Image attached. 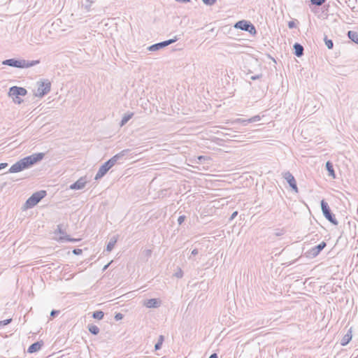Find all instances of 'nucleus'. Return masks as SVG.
<instances>
[{
  "instance_id": "34",
  "label": "nucleus",
  "mask_w": 358,
  "mask_h": 358,
  "mask_svg": "<svg viewBox=\"0 0 358 358\" xmlns=\"http://www.w3.org/2000/svg\"><path fill=\"white\" fill-rule=\"evenodd\" d=\"M182 275H183V272L180 268H179V270L175 273V276L177 277L178 278H182Z\"/></svg>"
},
{
  "instance_id": "22",
  "label": "nucleus",
  "mask_w": 358,
  "mask_h": 358,
  "mask_svg": "<svg viewBox=\"0 0 358 358\" xmlns=\"http://www.w3.org/2000/svg\"><path fill=\"white\" fill-rule=\"evenodd\" d=\"M134 115L133 113H129L124 115L122 117V119L120 123V127L124 126L125 124L127 123V122L132 118Z\"/></svg>"
},
{
  "instance_id": "29",
  "label": "nucleus",
  "mask_w": 358,
  "mask_h": 358,
  "mask_svg": "<svg viewBox=\"0 0 358 358\" xmlns=\"http://www.w3.org/2000/svg\"><path fill=\"white\" fill-rule=\"evenodd\" d=\"M312 5L320 6L325 3L326 0H310Z\"/></svg>"
},
{
  "instance_id": "47",
  "label": "nucleus",
  "mask_w": 358,
  "mask_h": 358,
  "mask_svg": "<svg viewBox=\"0 0 358 358\" xmlns=\"http://www.w3.org/2000/svg\"><path fill=\"white\" fill-rule=\"evenodd\" d=\"M108 266H109V264H106V265L103 267V271H104V270H106V269L108 268Z\"/></svg>"
},
{
  "instance_id": "16",
  "label": "nucleus",
  "mask_w": 358,
  "mask_h": 358,
  "mask_svg": "<svg viewBox=\"0 0 358 358\" xmlns=\"http://www.w3.org/2000/svg\"><path fill=\"white\" fill-rule=\"evenodd\" d=\"M352 337V330H351V329H350L348 331V332L346 333V334H345L343 336V337L341 338V345L342 346L347 345L350 343V341H351Z\"/></svg>"
},
{
  "instance_id": "26",
  "label": "nucleus",
  "mask_w": 358,
  "mask_h": 358,
  "mask_svg": "<svg viewBox=\"0 0 358 358\" xmlns=\"http://www.w3.org/2000/svg\"><path fill=\"white\" fill-rule=\"evenodd\" d=\"M152 255V250L150 249H146L142 252V257L148 261Z\"/></svg>"
},
{
  "instance_id": "31",
  "label": "nucleus",
  "mask_w": 358,
  "mask_h": 358,
  "mask_svg": "<svg viewBox=\"0 0 358 358\" xmlns=\"http://www.w3.org/2000/svg\"><path fill=\"white\" fill-rule=\"evenodd\" d=\"M261 120V117L259 115H255L253 117H252L251 118H249L247 120V122L248 123H252V122H258Z\"/></svg>"
},
{
  "instance_id": "35",
  "label": "nucleus",
  "mask_w": 358,
  "mask_h": 358,
  "mask_svg": "<svg viewBox=\"0 0 358 358\" xmlns=\"http://www.w3.org/2000/svg\"><path fill=\"white\" fill-rule=\"evenodd\" d=\"M186 217L185 215H180L179 216V217L178 218V223L179 224H181L185 220Z\"/></svg>"
},
{
  "instance_id": "33",
  "label": "nucleus",
  "mask_w": 358,
  "mask_h": 358,
  "mask_svg": "<svg viewBox=\"0 0 358 358\" xmlns=\"http://www.w3.org/2000/svg\"><path fill=\"white\" fill-rule=\"evenodd\" d=\"M11 321H12L11 318L0 321V327L6 326V325L10 324L11 322Z\"/></svg>"
},
{
  "instance_id": "6",
  "label": "nucleus",
  "mask_w": 358,
  "mask_h": 358,
  "mask_svg": "<svg viewBox=\"0 0 358 358\" xmlns=\"http://www.w3.org/2000/svg\"><path fill=\"white\" fill-rule=\"evenodd\" d=\"M37 91L36 96L43 97L48 94L51 89V83L48 80H41L36 83Z\"/></svg>"
},
{
  "instance_id": "11",
  "label": "nucleus",
  "mask_w": 358,
  "mask_h": 358,
  "mask_svg": "<svg viewBox=\"0 0 358 358\" xmlns=\"http://www.w3.org/2000/svg\"><path fill=\"white\" fill-rule=\"evenodd\" d=\"M179 38L177 37V36H175L173 38H171V39H169V40H167V41H162V42H160V43H155V44H153L150 46H149L148 48V50L150 51H156V50H159L162 48H164L165 47H166L167 45L173 43H175L176 41H177Z\"/></svg>"
},
{
  "instance_id": "44",
  "label": "nucleus",
  "mask_w": 358,
  "mask_h": 358,
  "mask_svg": "<svg viewBox=\"0 0 358 358\" xmlns=\"http://www.w3.org/2000/svg\"><path fill=\"white\" fill-rule=\"evenodd\" d=\"M198 253H199V252H198V250H197V249H194V250L192 251V252H191L192 255H194V256H195V255H198Z\"/></svg>"
},
{
  "instance_id": "1",
  "label": "nucleus",
  "mask_w": 358,
  "mask_h": 358,
  "mask_svg": "<svg viewBox=\"0 0 358 358\" xmlns=\"http://www.w3.org/2000/svg\"><path fill=\"white\" fill-rule=\"evenodd\" d=\"M44 153L38 152L25 157L13 164L8 173H18L24 169H27L41 162L44 158Z\"/></svg>"
},
{
  "instance_id": "5",
  "label": "nucleus",
  "mask_w": 358,
  "mask_h": 358,
  "mask_svg": "<svg viewBox=\"0 0 358 358\" xmlns=\"http://www.w3.org/2000/svg\"><path fill=\"white\" fill-rule=\"evenodd\" d=\"M27 94V91L25 88L17 86H13L10 87L8 92V96L13 99L15 103L20 104L23 100L20 96H24Z\"/></svg>"
},
{
  "instance_id": "46",
  "label": "nucleus",
  "mask_w": 358,
  "mask_h": 358,
  "mask_svg": "<svg viewBox=\"0 0 358 358\" xmlns=\"http://www.w3.org/2000/svg\"><path fill=\"white\" fill-rule=\"evenodd\" d=\"M198 159H199V160H200V161H201V159H205V157H204V156H199V157H198Z\"/></svg>"
},
{
  "instance_id": "28",
  "label": "nucleus",
  "mask_w": 358,
  "mask_h": 358,
  "mask_svg": "<svg viewBox=\"0 0 358 358\" xmlns=\"http://www.w3.org/2000/svg\"><path fill=\"white\" fill-rule=\"evenodd\" d=\"M62 23V20L60 19H56L51 24L52 28L54 30H57V28H58L60 26V24Z\"/></svg>"
},
{
  "instance_id": "10",
  "label": "nucleus",
  "mask_w": 358,
  "mask_h": 358,
  "mask_svg": "<svg viewBox=\"0 0 358 358\" xmlns=\"http://www.w3.org/2000/svg\"><path fill=\"white\" fill-rule=\"evenodd\" d=\"M282 178L287 181L292 191L295 193L299 192L296 181L294 176L289 171H285L282 173Z\"/></svg>"
},
{
  "instance_id": "19",
  "label": "nucleus",
  "mask_w": 358,
  "mask_h": 358,
  "mask_svg": "<svg viewBox=\"0 0 358 358\" xmlns=\"http://www.w3.org/2000/svg\"><path fill=\"white\" fill-rule=\"evenodd\" d=\"M325 167H326L327 171L329 173V176H331L333 178H335L336 175H335V171L334 169L333 164L330 161H328L326 162Z\"/></svg>"
},
{
  "instance_id": "40",
  "label": "nucleus",
  "mask_w": 358,
  "mask_h": 358,
  "mask_svg": "<svg viewBox=\"0 0 358 358\" xmlns=\"http://www.w3.org/2000/svg\"><path fill=\"white\" fill-rule=\"evenodd\" d=\"M59 311L58 310H52L50 313V316L51 317H55L56 315H57L59 314Z\"/></svg>"
},
{
  "instance_id": "41",
  "label": "nucleus",
  "mask_w": 358,
  "mask_h": 358,
  "mask_svg": "<svg viewBox=\"0 0 358 358\" xmlns=\"http://www.w3.org/2000/svg\"><path fill=\"white\" fill-rule=\"evenodd\" d=\"M237 215H238V212L237 211L234 212L231 214V217L229 218V220H233L237 216Z\"/></svg>"
},
{
  "instance_id": "3",
  "label": "nucleus",
  "mask_w": 358,
  "mask_h": 358,
  "mask_svg": "<svg viewBox=\"0 0 358 358\" xmlns=\"http://www.w3.org/2000/svg\"><path fill=\"white\" fill-rule=\"evenodd\" d=\"M40 63V60H25V59H16L14 58L5 59L2 62V64L19 68V69H24L29 68L34 66Z\"/></svg>"
},
{
  "instance_id": "37",
  "label": "nucleus",
  "mask_w": 358,
  "mask_h": 358,
  "mask_svg": "<svg viewBox=\"0 0 358 358\" xmlns=\"http://www.w3.org/2000/svg\"><path fill=\"white\" fill-rule=\"evenodd\" d=\"M83 251L81 249L76 248L73 250V253L76 255L82 254Z\"/></svg>"
},
{
  "instance_id": "24",
  "label": "nucleus",
  "mask_w": 358,
  "mask_h": 358,
  "mask_svg": "<svg viewBox=\"0 0 358 358\" xmlns=\"http://www.w3.org/2000/svg\"><path fill=\"white\" fill-rule=\"evenodd\" d=\"M164 341V336L163 335H160L158 338V341L155 345V350H159L162 348L163 342Z\"/></svg>"
},
{
  "instance_id": "17",
  "label": "nucleus",
  "mask_w": 358,
  "mask_h": 358,
  "mask_svg": "<svg viewBox=\"0 0 358 358\" xmlns=\"http://www.w3.org/2000/svg\"><path fill=\"white\" fill-rule=\"evenodd\" d=\"M294 54L300 57L303 55V47L299 43H295L293 45Z\"/></svg>"
},
{
  "instance_id": "9",
  "label": "nucleus",
  "mask_w": 358,
  "mask_h": 358,
  "mask_svg": "<svg viewBox=\"0 0 358 358\" xmlns=\"http://www.w3.org/2000/svg\"><path fill=\"white\" fill-rule=\"evenodd\" d=\"M327 246V243L325 241L321 242L316 246H314L307 250L305 253L306 257L308 258H315L316 257L321 251Z\"/></svg>"
},
{
  "instance_id": "27",
  "label": "nucleus",
  "mask_w": 358,
  "mask_h": 358,
  "mask_svg": "<svg viewBox=\"0 0 358 358\" xmlns=\"http://www.w3.org/2000/svg\"><path fill=\"white\" fill-rule=\"evenodd\" d=\"M324 41L325 45L328 48V49H329V50L333 49V48H334V43H333L332 40L329 39L327 37V36H325V37L324 38Z\"/></svg>"
},
{
  "instance_id": "8",
  "label": "nucleus",
  "mask_w": 358,
  "mask_h": 358,
  "mask_svg": "<svg viewBox=\"0 0 358 358\" xmlns=\"http://www.w3.org/2000/svg\"><path fill=\"white\" fill-rule=\"evenodd\" d=\"M234 27L236 29H239L243 31H248L252 35H255L257 34L255 27L250 22L245 20L238 21L235 23Z\"/></svg>"
},
{
  "instance_id": "12",
  "label": "nucleus",
  "mask_w": 358,
  "mask_h": 358,
  "mask_svg": "<svg viewBox=\"0 0 358 358\" xmlns=\"http://www.w3.org/2000/svg\"><path fill=\"white\" fill-rule=\"evenodd\" d=\"M57 232L60 234L61 235H62L59 238V240L61 242H64V241L76 242V241H78V240L75 239V238H71L69 237V236L66 235L65 234V232L62 230L61 224L57 225V229L56 230V233Z\"/></svg>"
},
{
  "instance_id": "20",
  "label": "nucleus",
  "mask_w": 358,
  "mask_h": 358,
  "mask_svg": "<svg viewBox=\"0 0 358 358\" xmlns=\"http://www.w3.org/2000/svg\"><path fill=\"white\" fill-rule=\"evenodd\" d=\"M117 238L116 236H113L110 239L109 242L108 243V244L106 245V250L108 252H110L113 249L115 243H117Z\"/></svg>"
},
{
  "instance_id": "21",
  "label": "nucleus",
  "mask_w": 358,
  "mask_h": 358,
  "mask_svg": "<svg viewBox=\"0 0 358 358\" xmlns=\"http://www.w3.org/2000/svg\"><path fill=\"white\" fill-rule=\"evenodd\" d=\"M96 0H85V2L82 4V7L87 11L91 10L92 4L96 2Z\"/></svg>"
},
{
  "instance_id": "32",
  "label": "nucleus",
  "mask_w": 358,
  "mask_h": 358,
  "mask_svg": "<svg viewBox=\"0 0 358 358\" xmlns=\"http://www.w3.org/2000/svg\"><path fill=\"white\" fill-rule=\"evenodd\" d=\"M233 122L234 123H241L243 125H247L248 124V122H247V120H243L241 118L236 119Z\"/></svg>"
},
{
  "instance_id": "23",
  "label": "nucleus",
  "mask_w": 358,
  "mask_h": 358,
  "mask_svg": "<svg viewBox=\"0 0 358 358\" xmlns=\"http://www.w3.org/2000/svg\"><path fill=\"white\" fill-rule=\"evenodd\" d=\"M87 329L93 335H97L99 333V328L94 324H88Z\"/></svg>"
},
{
  "instance_id": "13",
  "label": "nucleus",
  "mask_w": 358,
  "mask_h": 358,
  "mask_svg": "<svg viewBox=\"0 0 358 358\" xmlns=\"http://www.w3.org/2000/svg\"><path fill=\"white\" fill-rule=\"evenodd\" d=\"M86 182V180L84 178H80L76 182L70 185V189H82L85 187Z\"/></svg>"
},
{
  "instance_id": "45",
  "label": "nucleus",
  "mask_w": 358,
  "mask_h": 358,
  "mask_svg": "<svg viewBox=\"0 0 358 358\" xmlns=\"http://www.w3.org/2000/svg\"><path fill=\"white\" fill-rule=\"evenodd\" d=\"M209 358H218V357L216 353H213L209 357Z\"/></svg>"
},
{
  "instance_id": "39",
  "label": "nucleus",
  "mask_w": 358,
  "mask_h": 358,
  "mask_svg": "<svg viewBox=\"0 0 358 358\" xmlns=\"http://www.w3.org/2000/svg\"><path fill=\"white\" fill-rule=\"evenodd\" d=\"M262 77V74H259V75L251 76L250 79L252 80H255L259 79Z\"/></svg>"
},
{
  "instance_id": "25",
  "label": "nucleus",
  "mask_w": 358,
  "mask_h": 358,
  "mask_svg": "<svg viewBox=\"0 0 358 358\" xmlns=\"http://www.w3.org/2000/svg\"><path fill=\"white\" fill-rule=\"evenodd\" d=\"M104 316V313L101 310H96L92 313V317L94 319L102 320Z\"/></svg>"
},
{
  "instance_id": "15",
  "label": "nucleus",
  "mask_w": 358,
  "mask_h": 358,
  "mask_svg": "<svg viewBox=\"0 0 358 358\" xmlns=\"http://www.w3.org/2000/svg\"><path fill=\"white\" fill-rule=\"evenodd\" d=\"M160 301L157 299H148L145 303L144 305L147 308H157L160 306Z\"/></svg>"
},
{
  "instance_id": "36",
  "label": "nucleus",
  "mask_w": 358,
  "mask_h": 358,
  "mask_svg": "<svg viewBox=\"0 0 358 358\" xmlns=\"http://www.w3.org/2000/svg\"><path fill=\"white\" fill-rule=\"evenodd\" d=\"M123 318V315L122 313H117L115 315V320L116 321H118V320H120Z\"/></svg>"
},
{
  "instance_id": "18",
  "label": "nucleus",
  "mask_w": 358,
  "mask_h": 358,
  "mask_svg": "<svg viewBox=\"0 0 358 358\" xmlns=\"http://www.w3.org/2000/svg\"><path fill=\"white\" fill-rule=\"evenodd\" d=\"M348 37L354 43L358 45V32L350 30L347 33Z\"/></svg>"
},
{
  "instance_id": "38",
  "label": "nucleus",
  "mask_w": 358,
  "mask_h": 358,
  "mask_svg": "<svg viewBox=\"0 0 358 358\" xmlns=\"http://www.w3.org/2000/svg\"><path fill=\"white\" fill-rule=\"evenodd\" d=\"M295 27H296V24H295V22H294V21H289V22H288V27H289V29H293V28H294Z\"/></svg>"
},
{
  "instance_id": "14",
  "label": "nucleus",
  "mask_w": 358,
  "mask_h": 358,
  "mask_svg": "<svg viewBox=\"0 0 358 358\" xmlns=\"http://www.w3.org/2000/svg\"><path fill=\"white\" fill-rule=\"evenodd\" d=\"M43 345V341H36V342L32 343L28 348L27 352L30 353V354L36 352H38V350H41V348H42Z\"/></svg>"
},
{
  "instance_id": "4",
  "label": "nucleus",
  "mask_w": 358,
  "mask_h": 358,
  "mask_svg": "<svg viewBox=\"0 0 358 358\" xmlns=\"http://www.w3.org/2000/svg\"><path fill=\"white\" fill-rule=\"evenodd\" d=\"M47 193L45 190L34 192L24 203L23 209L31 208L37 205L45 196Z\"/></svg>"
},
{
  "instance_id": "42",
  "label": "nucleus",
  "mask_w": 358,
  "mask_h": 358,
  "mask_svg": "<svg viewBox=\"0 0 358 358\" xmlns=\"http://www.w3.org/2000/svg\"><path fill=\"white\" fill-rule=\"evenodd\" d=\"M8 166L7 163H1L0 164V170L5 169Z\"/></svg>"
},
{
  "instance_id": "30",
  "label": "nucleus",
  "mask_w": 358,
  "mask_h": 358,
  "mask_svg": "<svg viewBox=\"0 0 358 358\" xmlns=\"http://www.w3.org/2000/svg\"><path fill=\"white\" fill-rule=\"evenodd\" d=\"M203 3L207 6H212L217 2V0H201Z\"/></svg>"
},
{
  "instance_id": "2",
  "label": "nucleus",
  "mask_w": 358,
  "mask_h": 358,
  "mask_svg": "<svg viewBox=\"0 0 358 358\" xmlns=\"http://www.w3.org/2000/svg\"><path fill=\"white\" fill-rule=\"evenodd\" d=\"M129 152V149L123 150L118 154L114 155L113 157H111L107 162H106L99 169V170L95 176L94 179L99 180L102 177H103L106 174V173L110 170V169H111L120 158L125 156Z\"/></svg>"
},
{
  "instance_id": "7",
  "label": "nucleus",
  "mask_w": 358,
  "mask_h": 358,
  "mask_svg": "<svg viewBox=\"0 0 358 358\" xmlns=\"http://www.w3.org/2000/svg\"><path fill=\"white\" fill-rule=\"evenodd\" d=\"M321 208L325 218L334 225H338V222L335 217V215L331 212L328 203L324 201H321Z\"/></svg>"
},
{
  "instance_id": "43",
  "label": "nucleus",
  "mask_w": 358,
  "mask_h": 358,
  "mask_svg": "<svg viewBox=\"0 0 358 358\" xmlns=\"http://www.w3.org/2000/svg\"><path fill=\"white\" fill-rule=\"evenodd\" d=\"M175 1L177 2H180V3H187L190 2V0H175Z\"/></svg>"
}]
</instances>
